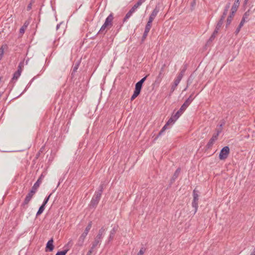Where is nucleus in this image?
<instances>
[{"label":"nucleus","mask_w":255,"mask_h":255,"mask_svg":"<svg viewBox=\"0 0 255 255\" xmlns=\"http://www.w3.org/2000/svg\"><path fill=\"white\" fill-rule=\"evenodd\" d=\"M148 32L147 31L144 30V33L143 34V35L142 36L141 41L143 42L144 41V40L146 39L147 35H148Z\"/></svg>","instance_id":"a19ab883"},{"label":"nucleus","mask_w":255,"mask_h":255,"mask_svg":"<svg viewBox=\"0 0 255 255\" xmlns=\"http://www.w3.org/2000/svg\"><path fill=\"white\" fill-rule=\"evenodd\" d=\"M92 222L90 221L89 222L87 226L86 227L84 232L82 233V234L81 235L86 238V236H87L89 231L90 230V229L92 227Z\"/></svg>","instance_id":"dca6fc26"},{"label":"nucleus","mask_w":255,"mask_h":255,"mask_svg":"<svg viewBox=\"0 0 255 255\" xmlns=\"http://www.w3.org/2000/svg\"><path fill=\"white\" fill-rule=\"evenodd\" d=\"M142 87V85L137 82L135 86L134 91L137 92L140 94Z\"/></svg>","instance_id":"bb28decb"},{"label":"nucleus","mask_w":255,"mask_h":255,"mask_svg":"<svg viewBox=\"0 0 255 255\" xmlns=\"http://www.w3.org/2000/svg\"><path fill=\"white\" fill-rule=\"evenodd\" d=\"M61 23H60L58 24L57 25V26H56V29H57H57H58L59 28V27H60V25L61 24Z\"/></svg>","instance_id":"4d7b16f0"},{"label":"nucleus","mask_w":255,"mask_h":255,"mask_svg":"<svg viewBox=\"0 0 255 255\" xmlns=\"http://www.w3.org/2000/svg\"><path fill=\"white\" fill-rule=\"evenodd\" d=\"M189 105V104L185 101L179 110L176 113L175 117H176V118H179Z\"/></svg>","instance_id":"6e6552de"},{"label":"nucleus","mask_w":255,"mask_h":255,"mask_svg":"<svg viewBox=\"0 0 255 255\" xmlns=\"http://www.w3.org/2000/svg\"><path fill=\"white\" fill-rule=\"evenodd\" d=\"M80 65V62L76 63L73 67L72 71L71 72V77L73 78L75 76V73L77 72Z\"/></svg>","instance_id":"6ab92c4d"},{"label":"nucleus","mask_w":255,"mask_h":255,"mask_svg":"<svg viewBox=\"0 0 255 255\" xmlns=\"http://www.w3.org/2000/svg\"><path fill=\"white\" fill-rule=\"evenodd\" d=\"M196 4V0H192L190 3V9L191 11L195 9Z\"/></svg>","instance_id":"72a5a7b5"},{"label":"nucleus","mask_w":255,"mask_h":255,"mask_svg":"<svg viewBox=\"0 0 255 255\" xmlns=\"http://www.w3.org/2000/svg\"><path fill=\"white\" fill-rule=\"evenodd\" d=\"M230 4H231L230 2H228L226 4L224 9H226V10H229L230 7Z\"/></svg>","instance_id":"3c124183"},{"label":"nucleus","mask_w":255,"mask_h":255,"mask_svg":"<svg viewBox=\"0 0 255 255\" xmlns=\"http://www.w3.org/2000/svg\"><path fill=\"white\" fill-rule=\"evenodd\" d=\"M230 153V148L229 146H224L220 151L219 154V158L220 160L226 159Z\"/></svg>","instance_id":"0eeeda50"},{"label":"nucleus","mask_w":255,"mask_h":255,"mask_svg":"<svg viewBox=\"0 0 255 255\" xmlns=\"http://www.w3.org/2000/svg\"><path fill=\"white\" fill-rule=\"evenodd\" d=\"M152 22L151 21H149L148 20L145 27L144 30L147 31V32H149V30H150L152 26Z\"/></svg>","instance_id":"c85d7f7f"},{"label":"nucleus","mask_w":255,"mask_h":255,"mask_svg":"<svg viewBox=\"0 0 255 255\" xmlns=\"http://www.w3.org/2000/svg\"><path fill=\"white\" fill-rule=\"evenodd\" d=\"M159 11V8L157 6H156L154 9L152 11L151 13L150 14L148 18V20L149 21L152 22L155 17H156V16L157 15V13H158Z\"/></svg>","instance_id":"9d476101"},{"label":"nucleus","mask_w":255,"mask_h":255,"mask_svg":"<svg viewBox=\"0 0 255 255\" xmlns=\"http://www.w3.org/2000/svg\"><path fill=\"white\" fill-rule=\"evenodd\" d=\"M180 168H178V169H176V170L174 172V174L173 175V177H174L175 178H176L178 177L179 173H180Z\"/></svg>","instance_id":"49530a36"},{"label":"nucleus","mask_w":255,"mask_h":255,"mask_svg":"<svg viewBox=\"0 0 255 255\" xmlns=\"http://www.w3.org/2000/svg\"><path fill=\"white\" fill-rule=\"evenodd\" d=\"M194 94V92H193L190 95V96L185 100V101L186 102H187L188 104H189L190 105L191 104V103L192 102V101L194 100V99L195 98V97H193Z\"/></svg>","instance_id":"cd10ccee"},{"label":"nucleus","mask_w":255,"mask_h":255,"mask_svg":"<svg viewBox=\"0 0 255 255\" xmlns=\"http://www.w3.org/2000/svg\"><path fill=\"white\" fill-rule=\"evenodd\" d=\"M178 118H176L175 117V114L172 117L168 120L166 124L167 125H170L174 123V122L178 119Z\"/></svg>","instance_id":"412c9836"},{"label":"nucleus","mask_w":255,"mask_h":255,"mask_svg":"<svg viewBox=\"0 0 255 255\" xmlns=\"http://www.w3.org/2000/svg\"><path fill=\"white\" fill-rule=\"evenodd\" d=\"M67 253V250H63L62 251L58 252L55 255H65Z\"/></svg>","instance_id":"c03bdc74"},{"label":"nucleus","mask_w":255,"mask_h":255,"mask_svg":"<svg viewBox=\"0 0 255 255\" xmlns=\"http://www.w3.org/2000/svg\"><path fill=\"white\" fill-rule=\"evenodd\" d=\"M36 192H34V191L30 190L29 192L27 194L26 196L24 201L21 204L20 206V209L21 211H24L25 210L27 207L28 205L32 198L33 195L35 194Z\"/></svg>","instance_id":"20e7f679"},{"label":"nucleus","mask_w":255,"mask_h":255,"mask_svg":"<svg viewBox=\"0 0 255 255\" xmlns=\"http://www.w3.org/2000/svg\"><path fill=\"white\" fill-rule=\"evenodd\" d=\"M223 22H224V20H222L221 19H219V20L218 21V22H217V23L216 24L215 29H216V30L219 31L220 28L221 27V26H222V24L223 23Z\"/></svg>","instance_id":"7c9ffc66"},{"label":"nucleus","mask_w":255,"mask_h":255,"mask_svg":"<svg viewBox=\"0 0 255 255\" xmlns=\"http://www.w3.org/2000/svg\"><path fill=\"white\" fill-rule=\"evenodd\" d=\"M137 7L134 4V5L130 9L129 11L133 13L137 9Z\"/></svg>","instance_id":"09e8293b"},{"label":"nucleus","mask_w":255,"mask_h":255,"mask_svg":"<svg viewBox=\"0 0 255 255\" xmlns=\"http://www.w3.org/2000/svg\"><path fill=\"white\" fill-rule=\"evenodd\" d=\"M226 123V121L224 120H223L220 121V124L219 125V128L216 129H221V131H222L223 127L225 125Z\"/></svg>","instance_id":"c9c22d12"},{"label":"nucleus","mask_w":255,"mask_h":255,"mask_svg":"<svg viewBox=\"0 0 255 255\" xmlns=\"http://www.w3.org/2000/svg\"><path fill=\"white\" fill-rule=\"evenodd\" d=\"M181 80V79H179V78L176 77L171 87V91L172 92H173L175 90Z\"/></svg>","instance_id":"f3484780"},{"label":"nucleus","mask_w":255,"mask_h":255,"mask_svg":"<svg viewBox=\"0 0 255 255\" xmlns=\"http://www.w3.org/2000/svg\"><path fill=\"white\" fill-rule=\"evenodd\" d=\"M34 2V0H31L30 3L27 6V10H30L32 8V5Z\"/></svg>","instance_id":"79ce46f5"},{"label":"nucleus","mask_w":255,"mask_h":255,"mask_svg":"<svg viewBox=\"0 0 255 255\" xmlns=\"http://www.w3.org/2000/svg\"><path fill=\"white\" fill-rule=\"evenodd\" d=\"M146 249L144 247H142L136 255H143Z\"/></svg>","instance_id":"37998d69"},{"label":"nucleus","mask_w":255,"mask_h":255,"mask_svg":"<svg viewBox=\"0 0 255 255\" xmlns=\"http://www.w3.org/2000/svg\"><path fill=\"white\" fill-rule=\"evenodd\" d=\"M85 238H86L85 237L81 235L80 237L79 238L76 244L75 245V247H82L84 245Z\"/></svg>","instance_id":"ddd939ff"},{"label":"nucleus","mask_w":255,"mask_h":255,"mask_svg":"<svg viewBox=\"0 0 255 255\" xmlns=\"http://www.w3.org/2000/svg\"><path fill=\"white\" fill-rule=\"evenodd\" d=\"M164 67H165V65H164L160 69V71L159 72V73L158 75V76L156 78V79L155 80V83H159L163 77V75H164V73H163V72H164Z\"/></svg>","instance_id":"f8f14e48"},{"label":"nucleus","mask_w":255,"mask_h":255,"mask_svg":"<svg viewBox=\"0 0 255 255\" xmlns=\"http://www.w3.org/2000/svg\"><path fill=\"white\" fill-rule=\"evenodd\" d=\"M104 184H101L98 191H96L89 204L90 208H95L98 205L104 189Z\"/></svg>","instance_id":"f257e3e1"},{"label":"nucleus","mask_w":255,"mask_h":255,"mask_svg":"<svg viewBox=\"0 0 255 255\" xmlns=\"http://www.w3.org/2000/svg\"><path fill=\"white\" fill-rule=\"evenodd\" d=\"M250 15V10L249 9L243 15L242 20L244 21L245 22L246 21H247L248 20V17Z\"/></svg>","instance_id":"b1692460"},{"label":"nucleus","mask_w":255,"mask_h":255,"mask_svg":"<svg viewBox=\"0 0 255 255\" xmlns=\"http://www.w3.org/2000/svg\"><path fill=\"white\" fill-rule=\"evenodd\" d=\"M193 79H194V77H193V75H192V74H191V75L189 76V78H188V80H187V87L189 85H190V84L192 83V81H193Z\"/></svg>","instance_id":"f704fd0d"},{"label":"nucleus","mask_w":255,"mask_h":255,"mask_svg":"<svg viewBox=\"0 0 255 255\" xmlns=\"http://www.w3.org/2000/svg\"><path fill=\"white\" fill-rule=\"evenodd\" d=\"M235 14V13H232V12L231 11L230 15L228 16L227 19L226 27H227L231 24Z\"/></svg>","instance_id":"aec40b11"},{"label":"nucleus","mask_w":255,"mask_h":255,"mask_svg":"<svg viewBox=\"0 0 255 255\" xmlns=\"http://www.w3.org/2000/svg\"><path fill=\"white\" fill-rule=\"evenodd\" d=\"M244 23H245V21L241 20V21L240 22L238 26L242 28V27L243 26Z\"/></svg>","instance_id":"864d4df0"},{"label":"nucleus","mask_w":255,"mask_h":255,"mask_svg":"<svg viewBox=\"0 0 255 255\" xmlns=\"http://www.w3.org/2000/svg\"><path fill=\"white\" fill-rule=\"evenodd\" d=\"M114 19L113 14L111 13L106 19L103 25L101 27L98 33L105 35L108 29H109L113 25Z\"/></svg>","instance_id":"f03ea898"},{"label":"nucleus","mask_w":255,"mask_h":255,"mask_svg":"<svg viewBox=\"0 0 255 255\" xmlns=\"http://www.w3.org/2000/svg\"><path fill=\"white\" fill-rule=\"evenodd\" d=\"M217 133L214 134L212 135V137L211 138V139L209 140L208 142L207 143L206 147L207 149H210L213 145L214 144L216 140H217L218 137L219 135V134L221 132V129H216Z\"/></svg>","instance_id":"39448f33"},{"label":"nucleus","mask_w":255,"mask_h":255,"mask_svg":"<svg viewBox=\"0 0 255 255\" xmlns=\"http://www.w3.org/2000/svg\"><path fill=\"white\" fill-rule=\"evenodd\" d=\"M53 240L52 239H51L50 240L48 241V242L46 244V252H52L54 249V246H53Z\"/></svg>","instance_id":"9b49d317"},{"label":"nucleus","mask_w":255,"mask_h":255,"mask_svg":"<svg viewBox=\"0 0 255 255\" xmlns=\"http://www.w3.org/2000/svg\"><path fill=\"white\" fill-rule=\"evenodd\" d=\"M106 228L104 227H102L98 232V234L97 236L95 238L94 242L92 243V248H96L98 245H100L102 239L105 234Z\"/></svg>","instance_id":"7ed1b4c3"},{"label":"nucleus","mask_w":255,"mask_h":255,"mask_svg":"<svg viewBox=\"0 0 255 255\" xmlns=\"http://www.w3.org/2000/svg\"><path fill=\"white\" fill-rule=\"evenodd\" d=\"M23 66H24V60H23L22 61H21L19 63L17 71H19L20 72H21L22 71Z\"/></svg>","instance_id":"2f4dec72"},{"label":"nucleus","mask_w":255,"mask_h":255,"mask_svg":"<svg viewBox=\"0 0 255 255\" xmlns=\"http://www.w3.org/2000/svg\"><path fill=\"white\" fill-rule=\"evenodd\" d=\"M218 33V30H217L215 29L214 32L212 33V34L211 35V36L209 38V40L208 41V42H212L214 40V39L215 38V37L216 36V35Z\"/></svg>","instance_id":"4be33fe9"},{"label":"nucleus","mask_w":255,"mask_h":255,"mask_svg":"<svg viewBox=\"0 0 255 255\" xmlns=\"http://www.w3.org/2000/svg\"><path fill=\"white\" fill-rule=\"evenodd\" d=\"M139 95V93L135 92L134 91L133 94L131 97L130 100L133 101L134 99H135L138 95Z\"/></svg>","instance_id":"58836bf2"},{"label":"nucleus","mask_w":255,"mask_h":255,"mask_svg":"<svg viewBox=\"0 0 255 255\" xmlns=\"http://www.w3.org/2000/svg\"><path fill=\"white\" fill-rule=\"evenodd\" d=\"M45 206L44 205H41V206L39 207L37 213H36V216H38L40 215H41L43 211L45 209Z\"/></svg>","instance_id":"c756f323"},{"label":"nucleus","mask_w":255,"mask_h":255,"mask_svg":"<svg viewBox=\"0 0 255 255\" xmlns=\"http://www.w3.org/2000/svg\"><path fill=\"white\" fill-rule=\"evenodd\" d=\"M34 78H33V79H32V80L30 81V82H29V84H31L32 82L33 81Z\"/></svg>","instance_id":"bf43d9fd"},{"label":"nucleus","mask_w":255,"mask_h":255,"mask_svg":"<svg viewBox=\"0 0 255 255\" xmlns=\"http://www.w3.org/2000/svg\"><path fill=\"white\" fill-rule=\"evenodd\" d=\"M146 0H138L137 2H136L134 5L138 8L143 2L145 1Z\"/></svg>","instance_id":"4c0bfd02"},{"label":"nucleus","mask_w":255,"mask_h":255,"mask_svg":"<svg viewBox=\"0 0 255 255\" xmlns=\"http://www.w3.org/2000/svg\"><path fill=\"white\" fill-rule=\"evenodd\" d=\"M148 76V75L145 76V77H144L143 78H142L140 80H139L138 83L142 85L143 83H144V82L146 80L147 76Z\"/></svg>","instance_id":"de8ad7c7"},{"label":"nucleus","mask_w":255,"mask_h":255,"mask_svg":"<svg viewBox=\"0 0 255 255\" xmlns=\"http://www.w3.org/2000/svg\"><path fill=\"white\" fill-rule=\"evenodd\" d=\"M240 0H235L231 8V11L232 13H236L238 10V8L240 5Z\"/></svg>","instance_id":"2eb2a0df"},{"label":"nucleus","mask_w":255,"mask_h":255,"mask_svg":"<svg viewBox=\"0 0 255 255\" xmlns=\"http://www.w3.org/2000/svg\"><path fill=\"white\" fill-rule=\"evenodd\" d=\"M250 255H255V254H254L253 253H251Z\"/></svg>","instance_id":"e2e57ef3"},{"label":"nucleus","mask_w":255,"mask_h":255,"mask_svg":"<svg viewBox=\"0 0 255 255\" xmlns=\"http://www.w3.org/2000/svg\"><path fill=\"white\" fill-rule=\"evenodd\" d=\"M193 200L192 202V206L195 208L194 214L196 213L198 208L199 195L198 191L194 189L193 191Z\"/></svg>","instance_id":"423d86ee"},{"label":"nucleus","mask_w":255,"mask_h":255,"mask_svg":"<svg viewBox=\"0 0 255 255\" xmlns=\"http://www.w3.org/2000/svg\"><path fill=\"white\" fill-rule=\"evenodd\" d=\"M118 226H115L110 231V234L109 237V241H112L114 238L115 235L118 230Z\"/></svg>","instance_id":"4468645a"},{"label":"nucleus","mask_w":255,"mask_h":255,"mask_svg":"<svg viewBox=\"0 0 255 255\" xmlns=\"http://www.w3.org/2000/svg\"><path fill=\"white\" fill-rule=\"evenodd\" d=\"M252 253L255 254V248L254 249V251H253V252Z\"/></svg>","instance_id":"052dcab7"},{"label":"nucleus","mask_w":255,"mask_h":255,"mask_svg":"<svg viewBox=\"0 0 255 255\" xmlns=\"http://www.w3.org/2000/svg\"><path fill=\"white\" fill-rule=\"evenodd\" d=\"M21 73V72H20L19 71H15L13 74L12 80H17L20 76Z\"/></svg>","instance_id":"a878e982"},{"label":"nucleus","mask_w":255,"mask_h":255,"mask_svg":"<svg viewBox=\"0 0 255 255\" xmlns=\"http://www.w3.org/2000/svg\"><path fill=\"white\" fill-rule=\"evenodd\" d=\"M28 24V23L26 24V22L24 23V25L19 29L20 33H21V34L24 33Z\"/></svg>","instance_id":"473e14b6"},{"label":"nucleus","mask_w":255,"mask_h":255,"mask_svg":"<svg viewBox=\"0 0 255 255\" xmlns=\"http://www.w3.org/2000/svg\"><path fill=\"white\" fill-rule=\"evenodd\" d=\"M241 28L239 27V26L237 28V29H236V31L235 32V34L236 35H237L239 33V32H240V31L241 30Z\"/></svg>","instance_id":"603ef678"},{"label":"nucleus","mask_w":255,"mask_h":255,"mask_svg":"<svg viewBox=\"0 0 255 255\" xmlns=\"http://www.w3.org/2000/svg\"><path fill=\"white\" fill-rule=\"evenodd\" d=\"M168 126V125H167V124L166 123V124L163 127V128H161L160 131L159 132V133H158V135L156 136V137H155V138H154L155 140L157 139L159 137V136H160L162 134L163 132H164V131L167 129Z\"/></svg>","instance_id":"5701e85b"},{"label":"nucleus","mask_w":255,"mask_h":255,"mask_svg":"<svg viewBox=\"0 0 255 255\" xmlns=\"http://www.w3.org/2000/svg\"><path fill=\"white\" fill-rule=\"evenodd\" d=\"M39 155H40V152H39L36 154V158H38V157H39Z\"/></svg>","instance_id":"13d9d810"},{"label":"nucleus","mask_w":255,"mask_h":255,"mask_svg":"<svg viewBox=\"0 0 255 255\" xmlns=\"http://www.w3.org/2000/svg\"><path fill=\"white\" fill-rule=\"evenodd\" d=\"M51 194H52L51 193V194H50L49 195V196H48L46 197L45 198V199H44V201H43V203H42V205L45 206V205H46V204H47V203L48 202V200H49V198H50V196L51 195Z\"/></svg>","instance_id":"a18cd8bd"},{"label":"nucleus","mask_w":255,"mask_h":255,"mask_svg":"<svg viewBox=\"0 0 255 255\" xmlns=\"http://www.w3.org/2000/svg\"><path fill=\"white\" fill-rule=\"evenodd\" d=\"M132 13L129 10L126 14L125 17L123 19V21L125 22L132 15Z\"/></svg>","instance_id":"e433bc0d"},{"label":"nucleus","mask_w":255,"mask_h":255,"mask_svg":"<svg viewBox=\"0 0 255 255\" xmlns=\"http://www.w3.org/2000/svg\"><path fill=\"white\" fill-rule=\"evenodd\" d=\"M95 248H92V246L91 247L90 250L88 251V252L87 254V255H91L92 252H93Z\"/></svg>","instance_id":"8fccbe9b"},{"label":"nucleus","mask_w":255,"mask_h":255,"mask_svg":"<svg viewBox=\"0 0 255 255\" xmlns=\"http://www.w3.org/2000/svg\"><path fill=\"white\" fill-rule=\"evenodd\" d=\"M44 177V175L42 174L40 176V177L38 178L36 182L34 184L33 186H32L31 188V190L34 191L35 192H36L37 189L39 187L40 184H41L42 180L43 179Z\"/></svg>","instance_id":"1a4fd4ad"},{"label":"nucleus","mask_w":255,"mask_h":255,"mask_svg":"<svg viewBox=\"0 0 255 255\" xmlns=\"http://www.w3.org/2000/svg\"><path fill=\"white\" fill-rule=\"evenodd\" d=\"M228 10H226V9H224V12H223V13L224 14V15H227V13H228Z\"/></svg>","instance_id":"6e6d98bb"},{"label":"nucleus","mask_w":255,"mask_h":255,"mask_svg":"<svg viewBox=\"0 0 255 255\" xmlns=\"http://www.w3.org/2000/svg\"><path fill=\"white\" fill-rule=\"evenodd\" d=\"M248 0H245L244 2L245 3H247L248 2Z\"/></svg>","instance_id":"680f3d73"},{"label":"nucleus","mask_w":255,"mask_h":255,"mask_svg":"<svg viewBox=\"0 0 255 255\" xmlns=\"http://www.w3.org/2000/svg\"><path fill=\"white\" fill-rule=\"evenodd\" d=\"M187 65L184 64L183 66L182 69L181 70L180 73L178 74L177 77L179 78V79H182L184 75V73H185L186 70H187Z\"/></svg>","instance_id":"a211bd4d"},{"label":"nucleus","mask_w":255,"mask_h":255,"mask_svg":"<svg viewBox=\"0 0 255 255\" xmlns=\"http://www.w3.org/2000/svg\"><path fill=\"white\" fill-rule=\"evenodd\" d=\"M4 46H6V45H2L1 47L0 48V59H1V58L3 56V53H4Z\"/></svg>","instance_id":"ea45409f"},{"label":"nucleus","mask_w":255,"mask_h":255,"mask_svg":"<svg viewBox=\"0 0 255 255\" xmlns=\"http://www.w3.org/2000/svg\"><path fill=\"white\" fill-rule=\"evenodd\" d=\"M227 15H224V14L223 13L222 15L221 16V18L220 19H221L222 20H224V19L226 17Z\"/></svg>","instance_id":"5fc2aeb1"},{"label":"nucleus","mask_w":255,"mask_h":255,"mask_svg":"<svg viewBox=\"0 0 255 255\" xmlns=\"http://www.w3.org/2000/svg\"><path fill=\"white\" fill-rule=\"evenodd\" d=\"M73 242L72 240H70L68 243L65 245L64 247V250H67V252L70 250V249L73 246Z\"/></svg>","instance_id":"393cba45"}]
</instances>
